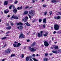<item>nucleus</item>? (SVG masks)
Here are the masks:
<instances>
[{
	"label": "nucleus",
	"mask_w": 61,
	"mask_h": 61,
	"mask_svg": "<svg viewBox=\"0 0 61 61\" xmlns=\"http://www.w3.org/2000/svg\"><path fill=\"white\" fill-rule=\"evenodd\" d=\"M22 25V23L21 22H19L17 23L16 27L17 29H18L22 30L23 28V26L21 25Z\"/></svg>",
	"instance_id": "obj_1"
},
{
	"label": "nucleus",
	"mask_w": 61,
	"mask_h": 61,
	"mask_svg": "<svg viewBox=\"0 0 61 61\" xmlns=\"http://www.w3.org/2000/svg\"><path fill=\"white\" fill-rule=\"evenodd\" d=\"M54 28L55 30H59V26L58 25L55 24L54 25Z\"/></svg>",
	"instance_id": "obj_2"
},
{
	"label": "nucleus",
	"mask_w": 61,
	"mask_h": 61,
	"mask_svg": "<svg viewBox=\"0 0 61 61\" xmlns=\"http://www.w3.org/2000/svg\"><path fill=\"white\" fill-rule=\"evenodd\" d=\"M29 14L30 15H31L32 16H34L35 15V13L34 12V10H31L29 11Z\"/></svg>",
	"instance_id": "obj_3"
},
{
	"label": "nucleus",
	"mask_w": 61,
	"mask_h": 61,
	"mask_svg": "<svg viewBox=\"0 0 61 61\" xmlns=\"http://www.w3.org/2000/svg\"><path fill=\"white\" fill-rule=\"evenodd\" d=\"M31 47H29V50H30V51H31V52H33V51L34 52L36 51V49H34V48H31Z\"/></svg>",
	"instance_id": "obj_4"
},
{
	"label": "nucleus",
	"mask_w": 61,
	"mask_h": 61,
	"mask_svg": "<svg viewBox=\"0 0 61 61\" xmlns=\"http://www.w3.org/2000/svg\"><path fill=\"white\" fill-rule=\"evenodd\" d=\"M13 18L14 19H18V17L15 15H13L11 18V20H12Z\"/></svg>",
	"instance_id": "obj_5"
},
{
	"label": "nucleus",
	"mask_w": 61,
	"mask_h": 61,
	"mask_svg": "<svg viewBox=\"0 0 61 61\" xmlns=\"http://www.w3.org/2000/svg\"><path fill=\"white\" fill-rule=\"evenodd\" d=\"M24 37H25V35L23 34H20V35L19 36V38H24Z\"/></svg>",
	"instance_id": "obj_6"
},
{
	"label": "nucleus",
	"mask_w": 61,
	"mask_h": 61,
	"mask_svg": "<svg viewBox=\"0 0 61 61\" xmlns=\"http://www.w3.org/2000/svg\"><path fill=\"white\" fill-rule=\"evenodd\" d=\"M44 45L46 46H49V44L47 41H45L44 42Z\"/></svg>",
	"instance_id": "obj_7"
},
{
	"label": "nucleus",
	"mask_w": 61,
	"mask_h": 61,
	"mask_svg": "<svg viewBox=\"0 0 61 61\" xmlns=\"http://www.w3.org/2000/svg\"><path fill=\"white\" fill-rule=\"evenodd\" d=\"M10 52H11V50L9 49H8L5 51V53H7V54L10 53Z\"/></svg>",
	"instance_id": "obj_8"
},
{
	"label": "nucleus",
	"mask_w": 61,
	"mask_h": 61,
	"mask_svg": "<svg viewBox=\"0 0 61 61\" xmlns=\"http://www.w3.org/2000/svg\"><path fill=\"white\" fill-rule=\"evenodd\" d=\"M38 36L39 37H41V36H43V35L40 33H38Z\"/></svg>",
	"instance_id": "obj_9"
},
{
	"label": "nucleus",
	"mask_w": 61,
	"mask_h": 61,
	"mask_svg": "<svg viewBox=\"0 0 61 61\" xmlns=\"http://www.w3.org/2000/svg\"><path fill=\"white\" fill-rule=\"evenodd\" d=\"M8 10H5L4 11V12L5 14H7L8 13Z\"/></svg>",
	"instance_id": "obj_10"
},
{
	"label": "nucleus",
	"mask_w": 61,
	"mask_h": 61,
	"mask_svg": "<svg viewBox=\"0 0 61 61\" xmlns=\"http://www.w3.org/2000/svg\"><path fill=\"white\" fill-rule=\"evenodd\" d=\"M8 4V1H6L4 2V5H7Z\"/></svg>",
	"instance_id": "obj_11"
},
{
	"label": "nucleus",
	"mask_w": 61,
	"mask_h": 61,
	"mask_svg": "<svg viewBox=\"0 0 61 61\" xmlns=\"http://www.w3.org/2000/svg\"><path fill=\"white\" fill-rule=\"evenodd\" d=\"M47 35H48V33L47 32H46V33L43 34V36H46Z\"/></svg>",
	"instance_id": "obj_12"
},
{
	"label": "nucleus",
	"mask_w": 61,
	"mask_h": 61,
	"mask_svg": "<svg viewBox=\"0 0 61 61\" xmlns=\"http://www.w3.org/2000/svg\"><path fill=\"white\" fill-rule=\"evenodd\" d=\"M53 47L55 48V49H58V46H56L55 45H54L53 46Z\"/></svg>",
	"instance_id": "obj_13"
},
{
	"label": "nucleus",
	"mask_w": 61,
	"mask_h": 61,
	"mask_svg": "<svg viewBox=\"0 0 61 61\" xmlns=\"http://www.w3.org/2000/svg\"><path fill=\"white\" fill-rule=\"evenodd\" d=\"M29 58H30V57H26L25 60L26 61H28L29 60Z\"/></svg>",
	"instance_id": "obj_14"
},
{
	"label": "nucleus",
	"mask_w": 61,
	"mask_h": 61,
	"mask_svg": "<svg viewBox=\"0 0 61 61\" xmlns=\"http://www.w3.org/2000/svg\"><path fill=\"white\" fill-rule=\"evenodd\" d=\"M13 12L15 14H16L17 12V10L16 9H15L13 10Z\"/></svg>",
	"instance_id": "obj_15"
},
{
	"label": "nucleus",
	"mask_w": 61,
	"mask_h": 61,
	"mask_svg": "<svg viewBox=\"0 0 61 61\" xmlns=\"http://www.w3.org/2000/svg\"><path fill=\"white\" fill-rule=\"evenodd\" d=\"M51 2L52 3H56L57 1L56 0H52Z\"/></svg>",
	"instance_id": "obj_16"
},
{
	"label": "nucleus",
	"mask_w": 61,
	"mask_h": 61,
	"mask_svg": "<svg viewBox=\"0 0 61 61\" xmlns=\"http://www.w3.org/2000/svg\"><path fill=\"white\" fill-rule=\"evenodd\" d=\"M25 24L26 25H27V26H29L31 25H30V24H29L28 22L26 23H25Z\"/></svg>",
	"instance_id": "obj_17"
},
{
	"label": "nucleus",
	"mask_w": 61,
	"mask_h": 61,
	"mask_svg": "<svg viewBox=\"0 0 61 61\" xmlns=\"http://www.w3.org/2000/svg\"><path fill=\"white\" fill-rule=\"evenodd\" d=\"M23 8V7L21 6L20 7H18L17 8V9H18V10H19L20 9H22Z\"/></svg>",
	"instance_id": "obj_18"
},
{
	"label": "nucleus",
	"mask_w": 61,
	"mask_h": 61,
	"mask_svg": "<svg viewBox=\"0 0 61 61\" xmlns=\"http://www.w3.org/2000/svg\"><path fill=\"white\" fill-rule=\"evenodd\" d=\"M28 14V11H25L24 12V15H27Z\"/></svg>",
	"instance_id": "obj_19"
},
{
	"label": "nucleus",
	"mask_w": 61,
	"mask_h": 61,
	"mask_svg": "<svg viewBox=\"0 0 61 61\" xmlns=\"http://www.w3.org/2000/svg\"><path fill=\"white\" fill-rule=\"evenodd\" d=\"M52 52L53 53H55V54H56V53H57V51H52Z\"/></svg>",
	"instance_id": "obj_20"
},
{
	"label": "nucleus",
	"mask_w": 61,
	"mask_h": 61,
	"mask_svg": "<svg viewBox=\"0 0 61 61\" xmlns=\"http://www.w3.org/2000/svg\"><path fill=\"white\" fill-rule=\"evenodd\" d=\"M43 22L44 23H46V19L45 18L43 20Z\"/></svg>",
	"instance_id": "obj_21"
},
{
	"label": "nucleus",
	"mask_w": 61,
	"mask_h": 61,
	"mask_svg": "<svg viewBox=\"0 0 61 61\" xmlns=\"http://www.w3.org/2000/svg\"><path fill=\"white\" fill-rule=\"evenodd\" d=\"M13 46L15 47H17V45H16V44H13Z\"/></svg>",
	"instance_id": "obj_22"
},
{
	"label": "nucleus",
	"mask_w": 61,
	"mask_h": 61,
	"mask_svg": "<svg viewBox=\"0 0 61 61\" xmlns=\"http://www.w3.org/2000/svg\"><path fill=\"white\" fill-rule=\"evenodd\" d=\"M43 60L44 61H47L48 60V58H44Z\"/></svg>",
	"instance_id": "obj_23"
},
{
	"label": "nucleus",
	"mask_w": 61,
	"mask_h": 61,
	"mask_svg": "<svg viewBox=\"0 0 61 61\" xmlns=\"http://www.w3.org/2000/svg\"><path fill=\"white\" fill-rule=\"evenodd\" d=\"M11 28V26H9L7 27V29H10Z\"/></svg>",
	"instance_id": "obj_24"
},
{
	"label": "nucleus",
	"mask_w": 61,
	"mask_h": 61,
	"mask_svg": "<svg viewBox=\"0 0 61 61\" xmlns=\"http://www.w3.org/2000/svg\"><path fill=\"white\" fill-rule=\"evenodd\" d=\"M15 56V54H12L11 55L10 57H13V56Z\"/></svg>",
	"instance_id": "obj_25"
},
{
	"label": "nucleus",
	"mask_w": 61,
	"mask_h": 61,
	"mask_svg": "<svg viewBox=\"0 0 61 61\" xmlns=\"http://www.w3.org/2000/svg\"><path fill=\"white\" fill-rule=\"evenodd\" d=\"M23 20L24 21V22H26L27 20L26 19H23Z\"/></svg>",
	"instance_id": "obj_26"
},
{
	"label": "nucleus",
	"mask_w": 61,
	"mask_h": 61,
	"mask_svg": "<svg viewBox=\"0 0 61 61\" xmlns=\"http://www.w3.org/2000/svg\"><path fill=\"white\" fill-rule=\"evenodd\" d=\"M17 45V47H18V46H21V44L20 43H18V45Z\"/></svg>",
	"instance_id": "obj_27"
},
{
	"label": "nucleus",
	"mask_w": 61,
	"mask_h": 61,
	"mask_svg": "<svg viewBox=\"0 0 61 61\" xmlns=\"http://www.w3.org/2000/svg\"><path fill=\"white\" fill-rule=\"evenodd\" d=\"M6 38V37H5L2 38L1 39V40H4V39H5Z\"/></svg>",
	"instance_id": "obj_28"
},
{
	"label": "nucleus",
	"mask_w": 61,
	"mask_h": 61,
	"mask_svg": "<svg viewBox=\"0 0 61 61\" xmlns=\"http://www.w3.org/2000/svg\"><path fill=\"white\" fill-rule=\"evenodd\" d=\"M39 22H41L42 21V20L41 19H40L39 20Z\"/></svg>",
	"instance_id": "obj_29"
},
{
	"label": "nucleus",
	"mask_w": 61,
	"mask_h": 61,
	"mask_svg": "<svg viewBox=\"0 0 61 61\" xmlns=\"http://www.w3.org/2000/svg\"><path fill=\"white\" fill-rule=\"evenodd\" d=\"M33 59L35 61H38L36 59H35V58H33Z\"/></svg>",
	"instance_id": "obj_30"
},
{
	"label": "nucleus",
	"mask_w": 61,
	"mask_h": 61,
	"mask_svg": "<svg viewBox=\"0 0 61 61\" xmlns=\"http://www.w3.org/2000/svg\"><path fill=\"white\" fill-rule=\"evenodd\" d=\"M57 19H60V16H58L57 17H56Z\"/></svg>",
	"instance_id": "obj_31"
},
{
	"label": "nucleus",
	"mask_w": 61,
	"mask_h": 61,
	"mask_svg": "<svg viewBox=\"0 0 61 61\" xmlns=\"http://www.w3.org/2000/svg\"><path fill=\"white\" fill-rule=\"evenodd\" d=\"M35 44H36V43H35V42L33 43V44H32V46H34L35 45Z\"/></svg>",
	"instance_id": "obj_32"
},
{
	"label": "nucleus",
	"mask_w": 61,
	"mask_h": 61,
	"mask_svg": "<svg viewBox=\"0 0 61 61\" xmlns=\"http://www.w3.org/2000/svg\"><path fill=\"white\" fill-rule=\"evenodd\" d=\"M50 15H51L52 14V11H51L49 12Z\"/></svg>",
	"instance_id": "obj_33"
},
{
	"label": "nucleus",
	"mask_w": 61,
	"mask_h": 61,
	"mask_svg": "<svg viewBox=\"0 0 61 61\" xmlns=\"http://www.w3.org/2000/svg\"><path fill=\"white\" fill-rule=\"evenodd\" d=\"M28 15L30 18V19H31V16H30V15Z\"/></svg>",
	"instance_id": "obj_34"
},
{
	"label": "nucleus",
	"mask_w": 61,
	"mask_h": 61,
	"mask_svg": "<svg viewBox=\"0 0 61 61\" xmlns=\"http://www.w3.org/2000/svg\"><path fill=\"white\" fill-rule=\"evenodd\" d=\"M46 5H43V7H46Z\"/></svg>",
	"instance_id": "obj_35"
},
{
	"label": "nucleus",
	"mask_w": 61,
	"mask_h": 61,
	"mask_svg": "<svg viewBox=\"0 0 61 61\" xmlns=\"http://www.w3.org/2000/svg\"><path fill=\"white\" fill-rule=\"evenodd\" d=\"M21 57L22 58H23L24 57V55L23 54H22L21 56Z\"/></svg>",
	"instance_id": "obj_36"
},
{
	"label": "nucleus",
	"mask_w": 61,
	"mask_h": 61,
	"mask_svg": "<svg viewBox=\"0 0 61 61\" xmlns=\"http://www.w3.org/2000/svg\"><path fill=\"white\" fill-rule=\"evenodd\" d=\"M46 14H47V12H44V15H46Z\"/></svg>",
	"instance_id": "obj_37"
},
{
	"label": "nucleus",
	"mask_w": 61,
	"mask_h": 61,
	"mask_svg": "<svg viewBox=\"0 0 61 61\" xmlns=\"http://www.w3.org/2000/svg\"><path fill=\"white\" fill-rule=\"evenodd\" d=\"M12 7L14 9H15V6L14 5H11Z\"/></svg>",
	"instance_id": "obj_38"
},
{
	"label": "nucleus",
	"mask_w": 61,
	"mask_h": 61,
	"mask_svg": "<svg viewBox=\"0 0 61 61\" xmlns=\"http://www.w3.org/2000/svg\"><path fill=\"white\" fill-rule=\"evenodd\" d=\"M43 26L44 28H45V27H46V25H43Z\"/></svg>",
	"instance_id": "obj_39"
},
{
	"label": "nucleus",
	"mask_w": 61,
	"mask_h": 61,
	"mask_svg": "<svg viewBox=\"0 0 61 61\" xmlns=\"http://www.w3.org/2000/svg\"><path fill=\"white\" fill-rule=\"evenodd\" d=\"M45 56H47L48 55V54L47 53H46L45 55Z\"/></svg>",
	"instance_id": "obj_40"
},
{
	"label": "nucleus",
	"mask_w": 61,
	"mask_h": 61,
	"mask_svg": "<svg viewBox=\"0 0 61 61\" xmlns=\"http://www.w3.org/2000/svg\"><path fill=\"white\" fill-rule=\"evenodd\" d=\"M11 8H12V6L11 5L9 7V8H10V9H11Z\"/></svg>",
	"instance_id": "obj_41"
},
{
	"label": "nucleus",
	"mask_w": 61,
	"mask_h": 61,
	"mask_svg": "<svg viewBox=\"0 0 61 61\" xmlns=\"http://www.w3.org/2000/svg\"><path fill=\"white\" fill-rule=\"evenodd\" d=\"M61 52V50L60 49L58 51V52L59 53L60 52Z\"/></svg>",
	"instance_id": "obj_42"
},
{
	"label": "nucleus",
	"mask_w": 61,
	"mask_h": 61,
	"mask_svg": "<svg viewBox=\"0 0 61 61\" xmlns=\"http://www.w3.org/2000/svg\"><path fill=\"white\" fill-rule=\"evenodd\" d=\"M56 31H54L53 32V34H56Z\"/></svg>",
	"instance_id": "obj_43"
},
{
	"label": "nucleus",
	"mask_w": 61,
	"mask_h": 61,
	"mask_svg": "<svg viewBox=\"0 0 61 61\" xmlns=\"http://www.w3.org/2000/svg\"><path fill=\"white\" fill-rule=\"evenodd\" d=\"M25 19L26 20H27L28 19V17H27L26 16L25 17Z\"/></svg>",
	"instance_id": "obj_44"
},
{
	"label": "nucleus",
	"mask_w": 61,
	"mask_h": 61,
	"mask_svg": "<svg viewBox=\"0 0 61 61\" xmlns=\"http://www.w3.org/2000/svg\"><path fill=\"white\" fill-rule=\"evenodd\" d=\"M32 56H33L35 57V56H36V55H35V54H33L32 55Z\"/></svg>",
	"instance_id": "obj_45"
},
{
	"label": "nucleus",
	"mask_w": 61,
	"mask_h": 61,
	"mask_svg": "<svg viewBox=\"0 0 61 61\" xmlns=\"http://www.w3.org/2000/svg\"><path fill=\"white\" fill-rule=\"evenodd\" d=\"M17 1H16L15 2V4H17Z\"/></svg>",
	"instance_id": "obj_46"
},
{
	"label": "nucleus",
	"mask_w": 61,
	"mask_h": 61,
	"mask_svg": "<svg viewBox=\"0 0 61 61\" xmlns=\"http://www.w3.org/2000/svg\"><path fill=\"white\" fill-rule=\"evenodd\" d=\"M10 24L11 25H14V24H13V23H11Z\"/></svg>",
	"instance_id": "obj_47"
},
{
	"label": "nucleus",
	"mask_w": 61,
	"mask_h": 61,
	"mask_svg": "<svg viewBox=\"0 0 61 61\" xmlns=\"http://www.w3.org/2000/svg\"><path fill=\"white\" fill-rule=\"evenodd\" d=\"M43 31H41V34H42V33H43Z\"/></svg>",
	"instance_id": "obj_48"
},
{
	"label": "nucleus",
	"mask_w": 61,
	"mask_h": 61,
	"mask_svg": "<svg viewBox=\"0 0 61 61\" xmlns=\"http://www.w3.org/2000/svg\"><path fill=\"white\" fill-rule=\"evenodd\" d=\"M58 14H60V15H61V12H58Z\"/></svg>",
	"instance_id": "obj_49"
},
{
	"label": "nucleus",
	"mask_w": 61,
	"mask_h": 61,
	"mask_svg": "<svg viewBox=\"0 0 61 61\" xmlns=\"http://www.w3.org/2000/svg\"><path fill=\"white\" fill-rule=\"evenodd\" d=\"M27 42H30V40H27Z\"/></svg>",
	"instance_id": "obj_50"
},
{
	"label": "nucleus",
	"mask_w": 61,
	"mask_h": 61,
	"mask_svg": "<svg viewBox=\"0 0 61 61\" xmlns=\"http://www.w3.org/2000/svg\"><path fill=\"white\" fill-rule=\"evenodd\" d=\"M32 61V59H30V61Z\"/></svg>",
	"instance_id": "obj_51"
},
{
	"label": "nucleus",
	"mask_w": 61,
	"mask_h": 61,
	"mask_svg": "<svg viewBox=\"0 0 61 61\" xmlns=\"http://www.w3.org/2000/svg\"><path fill=\"white\" fill-rule=\"evenodd\" d=\"M28 8V6H26L25 7L26 9H27V8Z\"/></svg>",
	"instance_id": "obj_52"
},
{
	"label": "nucleus",
	"mask_w": 61,
	"mask_h": 61,
	"mask_svg": "<svg viewBox=\"0 0 61 61\" xmlns=\"http://www.w3.org/2000/svg\"><path fill=\"white\" fill-rule=\"evenodd\" d=\"M39 56V55H38V54H37V55H36V56Z\"/></svg>",
	"instance_id": "obj_53"
},
{
	"label": "nucleus",
	"mask_w": 61,
	"mask_h": 61,
	"mask_svg": "<svg viewBox=\"0 0 61 61\" xmlns=\"http://www.w3.org/2000/svg\"><path fill=\"white\" fill-rule=\"evenodd\" d=\"M50 56H52V53H51L50 54Z\"/></svg>",
	"instance_id": "obj_54"
},
{
	"label": "nucleus",
	"mask_w": 61,
	"mask_h": 61,
	"mask_svg": "<svg viewBox=\"0 0 61 61\" xmlns=\"http://www.w3.org/2000/svg\"><path fill=\"white\" fill-rule=\"evenodd\" d=\"M32 2H33V3H34L35 2V0H32Z\"/></svg>",
	"instance_id": "obj_55"
},
{
	"label": "nucleus",
	"mask_w": 61,
	"mask_h": 61,
	"mask_svg": "<svg viewBox=\"0 0 61 61\" xmlns=\"http://www.w3.org/2000/svg\"><path fill=\"white\" fill-rule=\"evenodd\" d=\"M54 18L55 19H57V18H56V17H54Z\"/></svg>",
	"instance_id": "obj_56"
},
{
	"label": "nucleus",
	"mask_w": 61,
	"mask_h": 61,
	"mask_svg": "<svg viewBox=\"0 0 61 61\" xmlns=\"http://www.w3.org/2000/svg\"><path fill=\"white\" fill-rule=\"evenodd\" d=\"M9 33V31H8L7 32H6V34H8Z\"/></svg>",
	"instance_id": "obj_57"
},
{
	"label": "nucleus",
	"mask_w": 61,
	"mask_h": 61,
	"mask_svg": "<svg viewBox=\"0 0 61 61\" xmlns=\"http://www.w3.org/2000/svg\"><path fill=\"white\" fill-rule=\"evenodd\" d=\"M7 17H10V15H8L7 16Z\"/></svg>",
	"instance_id": "obj_58"
},
{
	"label": "nucleus",
	"mask_w": 61,
	"mask_h": 61,
	"mask_svg": "<svg viewBox=\"0 0 61 61\" xmlns=\"http://www.w3.org/2000/svg\"><path fill=\"white\" fill-rule=\"evenodd\" d=\"M56 43H57V42H54L55 44H56Z\"/></svg>",
	"instance_id": "obj_59"
},
{
	"label": "nucleus",
	"mask_w": 61,
	"mask_h": 61,
	"mask_svg": "<svg viewBox=\"0 0 61 61\" xmlns=\"http://www.w3.org/2000/svg\"><path fill=\"white\" fill-rule=\"evenodd\" d=\"M15 43H17V42L16 41H15L14 42Z\"/></svg>",
	"instance_id": "obj_60"
},
{
	"label": "nucleus",
	"mask_w": 61,
	"mask_h": 61,
	"mask_svg": "<svg viewBox=\"0 0 61 61\" xmlns=\"http://www.w3.org/2000/svg\"><path fill=\"white\" fill-rule=\"evenodd\" d=\"M5 60L4 59H3L2 60V61H5Z\"/></svg>",
	"instance_id": "obj_61"
},
{
	"label": "nucleus",
	"mask_w": 61,
	"mask_h": 61,
	"mask_svg": "<svg viewBox=\"0 0 61 61\" xmlns=\"http://www.w3.org/2000/svg\"><path fill=\"white\" fill-rule=\"evenodd\" d=\"M51 29H53V27H51Z\"/></svg>",
	"instance_id": "obj_62"
},
{
	"label": "nucleus",
	"mask_w": 61,
	"mask_h": 61,
	"mask_svg": "<svg viewBox=\"0 0 61 61\" xmlns=\"http://www.w3.org/2000/svg\"><path fill=\"white\" fill-rule=\"evenodd\" d=\"M54 39V38H53L52 39V40L53 41V40Z\"/></svg>",
	"instance_id": "obj_63"
},
{
	"label": "nucleus",
	"mask_w": 61,
	"mask_h": 61,
	"mask_svg": "<svg viewBox=\"0 0 61 61\" xmlns=\"http://www.w3.org/2000/svg\"><path fill=\"white\" fill-rule=\"evenodd\" d=\"M44 1V0H42V2H43V1Z\"/></svg>",
	"instance_id": "obj_64"
}]
</instances>
